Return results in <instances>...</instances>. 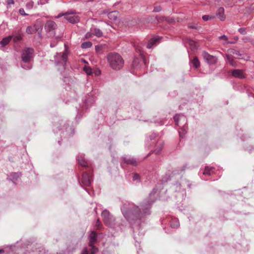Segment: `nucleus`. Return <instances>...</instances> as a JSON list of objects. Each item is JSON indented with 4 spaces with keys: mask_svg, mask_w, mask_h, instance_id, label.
<instances>
[{
    "mask_svg": "<svg viewBox=\"0 0 254 254\" xmlns=\"http://www.w3.org/2000/svg\"><path fill=\"white\" fill-rule=\"evenodd\" d=\"M157 190V188H154L149 194V197L151 200H144L140 206L130 202L125 203L123 204L121 207L122 213L129 223L133 224L136 221L140 220L146 216L150 214L151 206L155 201L154 194Z\"/></svg>",
    "mask_w": 254,
    "mask_h": 254,
    "instance_id": "obj_1",
    "label": "nucleus"
},
{
    "mask_svg": "<svg viewBox=\"0 0 254 254\" xmlns=\"http://www.w3.org/2000/svg\"><path fill=\"white\" fill-rule=\"evenodd\" d=\"M34 50L30 48H26L22 51L21 60L23 64H21L22 68L26 70L30 69L32 64L30 63L33 57Z\"/></svg>",
    "mask_w": 254,
    "mask_h": 254,
    "instance_id": "obj_2",
    "label": "nucleus"
},
{
    "mask_svg": "<svg viewBox=\"0 0 254 254\" xmlns=\"http://www.w3.org/2000/svg\"><path fill=\"white\" fill-rule=\"evenodd\" d=\"M107 60L110 66L114 69H120L124 66V61L123 59L117 53L109 54L108 55Z\"/></svg>",
    "mask_w": 254,
    "mask_h": 254,
    "instance_id": "obj_3",
    "label": "nucleus"
},
{
    "mask_svg": "<svg viewBox=\"0 0 254 254\" xmlns=\"http://www.w3.org/2000/svg\"><path fill=\"white\" fill-rule=\"evenodd\" d=\"M101 215L103 218L104 222L106 226L114 229L119 228L120 230L122 229V227L123 226V224L122 223H116L115 218L110 213L109 211L106 209L104 210Z\"/></svg>",
    "mask_w": 254,
    "mask_h": 254,
    "instance_id": "obj_4",
    "label": "nucleus"
},
{
    "mask_svg": "<svg viewBox=\"0 0 254 254\" xmlns=\"http://www.w3.org/2000/svg\"><path fill=\"white\" fill-rule=\"evenodd\" d=\"M97 234L95 231L91 232L89 236V246L91 248V253L90 254H95L98 250V249L94 245L97 240ZM81 254H88L87 249L86 248L84 249Z\"/></svg>",
    "mask_w": 254,
    "mask_h": 254,
    "instance_id": "obj_5",
    "label": "nucleus"
},
{
    "mask_svg": "<svg viewBox=\"0 0 254 254\" xmlns=\"http://www.w3.org/2000/svg\"><path fill=\"white\" fill-rule=\"evenodd\" d=\"M57 24L52 20H48L44 26L46 32L49 35L50 37H54L56 35L55 30L57 28Z\"/></svg>",
    "mask_w": 254,
    "mask_h": 254,
    "instance_id": "obj_6",
    "label": "nucleus"
},
{
    "mask_svg": "<svg viewBox=\"0 0 254 254\" xmlns=\"http://www.w3.org/2000/svg\"><path fill=\"white\" fill-rule=\"evenodd\" d=\"M56 65L62 64L64 68L67 61V55L65 51L62 54L57 53L54 57Z\"/></svg>",
    "mask_w": 254,
    "mask_h": 254,
    "instance_id": "obj_7",
    "label": "nucleus"
},
{
    "mask_svg": "<svg viewBox=\"0 0 254 254\" xmlns=\"http://www.w3.org/2000/svg\"><path fill=\"white\" fill-rule=\"evenodd\" d=\"M172 189L175 192H178V194L176 197H179L180 199H184L186 195L185 190L182 188L181 184L177 182L172 186Z\"/></svg>",
    "mask_w": 254,
    "mask_h": 254,
    "instance_id": "obj_8",
    "label": "nucleus"
},
{
    "mask_svg": "<svg viewBox=\"0 0 254 254\" xmlns=\"http://www.w3.org/2000/svg\"><path fill=\"white\" fill-rule=\"evenodd\" d=\"M92 181V178L89 173L85 172L82 175L81 181H79L80 185L82 187L89 186Z\"/></svg>",
    "mask_w": 254,
    "mask_h": 254,
    "instance_id": "obj_9",
    "label": "nucleus"
},
{
    "mask_svg": "<svg viewBox=\"0 0 254 254\" xmlns=\"http://www.w3.org/2000/svg\"><path fill=\"white\" fill-rule=\"evenodd\" d=\"M202 56L209 64H214L217 62V58L216 57L210 55L206 52H203Z\"/></svg>",
    "mask_w": 254,
    "mask_h": 254,
    "instance_id": "obj_10",
    "label": "nucleus"
},
{
    "mask_svg": "<svg viewBox=\"0 0 254 254\" xmlns=\"http://www.w3.org/2000/svg\"><path fill=\"white\" fill-rule=\"evenodd\" d=\"M123 162H121V166L123 167L124 165L126 164H130L133 166H136L137 165V162L136 159L133 157H130L127 156H124L122 158Z\"/></svg>",
    "mask_w": 254,
    "mask_h": 254,
    "instance_id": "obj_11",
    "label": "nucleus"
},
{
    "mask_svg": "<svg viewBox=\"0 0 254 254\" xmlns=\"http://www.w3.org/2000/svg\"><path fill=\"white\" fill-rule=\"evenodd\" d=\"M76 14H66L65 19L69 22L72 24L78 23L80 21V17Z\"/></svg>",
    "mask_w": 254,
    "mask_h": 254,
    "instance_id": "obj_12",
    "label": "nucleus"
},
{
    "mask_svg": "<svg viewBox=\"0 0 254 254\" xmlns=\"http://www.w3.org/2000/svg\"><path fill=\"white\" fill-rule=\"evenodd\" d=\"M232 75L235 77L240 79H244L246 78V76L243 73V70L242 69H234L231 71Z\"/></svg>",
    "mask_w": 254,
    "mask_h": 254,
    "instance_id": "obj_13",
    "label": "nucleus"
},
{
    "mask_svg": "<svg viewBox=\"0 0 254 254\" xmlns=\"http://www.w3.org/2000/svg\"><path fill=\"white\" fill-rule=\"evenodd\" d=\"M216 14L221 21H224L226 18V16L224 14V8L222 7L218 8Z\"/></svg>",
    "mask_w": 254,
    "mask_h": 254,
    "instance_id": "obj_14",
    "label": "nucleus"
},
{
    "mask_svg": "<svg viewBox=\"0 0 254 254\" xmlns=\"http://www.w3.org/2000/svg\"><path fill=\"white\" fill-rule=\"evenodd\" d=\"M60 127L58 126V124L56 125L55 126L57 127V128H59V130H65V131H68V129L69 130H71V128L69 127V125L67 124H66L64 121H61V123H60Z\"/></svg>",
    "mask_w": 254,
    "mask_h": 254,
    "instance_id": "obj_15",
    "label": "nucleus"
},
{
    "mask_svg": "<svg viewBox=\"0 0 254 254\" xmlns=\"http://www.w3.org/2000/svg\"><path fill=\"white\" fill-rule=\"evenodd\" d=\"M84 155L79 154L77 156L76 160H77L78 164H80L81 166H82L83 167H87V163L84 160Z\"/></svg>",
    "mask_w": 254,
    "mask_h": 254,
    "instance_id": "obj_16",
    "label": "nucleus"
},
{
    "mask_svg": "<svg viewBox=\"0 0 254 254\" xmlns=\"http://www.w3.org/2000/svg\"><path fill=\"white\" fill-rule=\"evenodd\" d=\"M226 62L229 63V64L233 67H237L238 65L237 63L235 62L233 57L230 55H227L226 57Z\"/></svg>",
    "mask_w": 254,
    "mask_h": 254,
    "instance_id": "obj_17",
    "label": "nucleus"
},
{
    "mask_svg": "<svg viewBox=\"0 0 254 254\" xmlns=\"http://www.w3.org/2000/svg\"><path fill=\"white\" fill-rule=\"evenodd\" d=\"M161 37H153L152 39H151L147 45V48L148 49H151L152 48L153 46L161 39Z\"/></svg>",
    "mask_w": 254,
    "mask_h": 254,
    "instance_id": "obj_18",
    "label": "nucleus"
},
{
    "mask_svg": "<svg viewBox=\"0 0 254 254\" xmlns=\"http://www.w3.org/2000/svg\"><path fill=\"white\" fill-rule=\"evenodd\" d=\"M174 119L176 125L177 126L179 125L180 121L185 122L186 121L185 117L183 115H176L174 117Z\"/></svg>",
    "mask_w": 254,
    "mask_h": 254,
    "instance_id": "obj_19",
    "label": "nucleus"
},
{
    "mask_svg": "<svg viewBox=\"0 0 254 254\" xmlns=\"http://www.w3.org/2000/svg\"><path fill=\"white\" fill-rule=\"evenodd\" d=\"M77 12H76V11L74 9H69L67 11H66V12H61L57 16H55L54 18L57 19V18H59L60 17H61L62 16H64V18H65V17L66 16V14H76Z\"/></svg>",
    "mask_w": 254,
    "mask_h": 254,
    "instance_id": "obj_20",
    "label": "nucleus"
},
{
    "mask_svg": "<svg viewBox=\"0 0 254 254\" xmlns=\"http://www.w3.org/2000/svg\"><path fill=\"white\" fill-rule=\"evenodd\" d=\"M214 167H209L208 166H206L205 167L204 170L203 172V174L204 175L210 176L211 174L214 173Z\"/></svg>",
    "mask_w": 254,
    "mask_h": 254,
    "instance_id": "obj_21",
    "label": "nucleus"
},
{
    "mask_svg": "<svg viewBox=\"0 0 254 254\" xmlns=\"http://www.w3.org/2000/svg\"><path fill=\"white\" fill-rule=\"evenodd\" d=\"M12 37L13 36H9L3 38L0 42V44L1 45L2 47H4L7 45L11 41Z\"/></svg>",
    "mask_w": 254,
    "mask_h": 254,
    "instance_id": "obj_22",
    "label": "nucleus"
},
{
    "mask_svg": "<svg viewBox=\"0 0 254 254\" xmlns=\"http://www.w3.org/2000/svg\"><path fill=\"white\" fill-rule=\"evenodd\" d=\"M163 143L161 140H159L157 141V144L155 146V149L154 152L156 154H158L161 150L163 147Z\"/></svg>",
    "mask_w": 254,
    "mask_h": 254,
    "instance_id": "obj_23",
    "label": "nucleus"
},
{
    "mask_svg": "<svg viewBox=\"0 0 254 254\" xmlns=\"http://www.w3.org/2000/svg\"><path fill=\"white\" fill-rule=\"evenodd\" d=\"M171 226L174 228H177L180 226L179 220L177 218L172 219L170 222Z\"/></svg>",
    "mask_w": 254,
    "mask_h": 254,
    "instance_id": "obj_24",
    "label": "nucleus"
},
{
    "mask_svg": "<svg viewBox=\"0 0 254 254\" xmlns=\"http://www.w3.org/2000/svg\"><path fill=\"white\" fill-rule=\"evenodd\" d=\"M21 174L20 172L12 173L10 175L11 177L10 180L13 182H15L21 176Z\"/></svg>",
    "mask_w": 254,
    "mask_h": 254,
    "instance_id": "obj_25",
    "label": "nucleus"
},
{
    "mask_svg": "<svg viewBox=\"0 0 254 254\" xmlns=\"http://www.w3.org/2000/svg\"><path fill=\"white\" fill-rule=\"evenodd\" d=\"M188 43L190 47L191 50H195L197 49L195 41L189 39L188 40Z\"/></svg>",
    "mask_w": 254,
    "mask_h": 254,
    "instance_id": "obj_26",
    "label": "nucleus"
},
{
    "mask_svg": "<svg viewBox=\"0 0 254 254\" xmlns=\"http://www.w3.org/2000/svg\"><path fill=\"white\" fill-rule=\"evenodd\" d=\"M191 63L193 66L196 68H198L200 65V63L198 61V59L196 57H194L192 60Z\"/></svg>",
    "mask_w": 254,
    "mask_h": 254,
    "instance_id": "obj_27",
    "label": "nucleus"
},
{
    "mask_svg": "<svg viewBox=\"0 0 254 254\" xmlns=\"http://www.w3.org/2000/svg\"><path fill=\"white\" fill-rule=\"evenodd\" d=\"M202 19L205 21L213 20L216 18L215 15H204L202 17Z\"/></svg>",
    "mask_w": 254,
    "mask_h": 254,
    "instance_id": "obj_28",
    "label": "nucleus"
},
{
    "mask_svg": "<svg viewBox=\"0 0 254 254\" xmlns=\"http://www.w3.org/2000/svg\"><path fill=\"white\" fill-rule=\"evenodd\" d=\"M32 253V254H48L44 249L41 248H39L38 250L33 251Z\"/></svg>",
    "mask_w": 254,
    "mask_h": 254,
    "instance_id": "obj_29",
    "label": "nucleus"
},
{
    "mask_svg": "<svg viewBox=\"0 0 254 254\" xmlns=\"http://www.w3.org/2000/svg\"><path fill=\"white\" fill-rule=\"evenodd\" d=\"M92 45V44L91 42L87 41L83 42L81 44V47L83 49H86L90 48Z\"/></svg>",
    "mask_w": 254,
    "mask_h": 254,
    "instance_id": "obj_30",
    "label": "nucleus"
},
{
    "mask_svg": "<svg viewBox=\"0 0 254 254\" xmlns=\"http://www.w3.org/2000/svg\"><path fill=\"white\" fill-rule=\"evenodd\" d=\"M94 33L95 35L98 37H100L103 35L102 31L100 29L97 28L94 29Z\"/></svg>",
    "mask_w": 254,
    "mask_h": 254,
    "instance_id": "obj_31",
    "label": "nucleus"
},
{
    "mask_svg": "<svg viewBox=\"0 0 254 254\" xmlns=\"http://www.w3.org/2000/svg\"><path fill=\"white\" fill-rule=\"evenodd\" d=\"M115 11H112L109 13L108 14V18L113 20H116L117 19V15H115Z\"/></svg>",
    "mask_w": 254,
    "mask_h": 254,
    "instance_id": "obj_32",
    "label": "nucleus"
},
{
    "mask_svg": "<svg viewBox=\"0 0 254 254\" xmlns=\"http://www.w3.org/2000/svg\"><path fill=\"white\" fill-rule=\"evenodd\" d=\"M13 38V41L14 42H18L21 40L22 37L21 34H18L12 37Z\"/></svg>",
    "mask_w": 254,
    "mask_h": 254,
    "instance_id": "obj_33",
    "label": "nucleus"
},
{
    "mask_svg": "<svg viewBox=\"0 0 254 254\" xmlns=\"http://www.w3.org/2000/svg\"><path fill=\"white\" fill-rule=\"evenodd\" d=\"M34 2L32 0L28 1L26 2V7L28 9H31L33 7Z\"/></svg>",
    "mask_w": 254,
    "mask_h": 254,
    "instance_id": "obj_34",
    "label": "nucleus"
},
{
    "mask_svg": "<svg viewBox=\"0 0 254 254\" xmlns=\"http://www.w3.org/2000/svg\"><path fill=\"white\" fill-rule=\"evenodd\" d=\"M26 32L29 34H32L34 33H35L33 27L31 26H29L27 27L26 29Z\"/></svg>",
    "mask_w": 254,
    "mask_h": 254,
    "instance_id": "obj_35",
    "label": "nucleus"
},
{
    "mask_svg": "<svg viewBox=\"0 0 254 254\" xmlns=\"http://www.w3.org/2000/svg\"><path fill=\"white\" fill-rule=\"evenodd\" d=\"M156 19L158 22H163L165 21L166 17L164 16H156Z\"/></svg>",
    "mask_w": 254,
    "mask_h": 254,
    "instance_id": "obj_36",
    "label": "nucleus"
},
{
    "mask_svg": "<svg viewBox=\"0 0 254 254\" xmlns=\"http://www.w3.org/2000/svg\"><path fill=\"white\" fill-rule=\"evenodd\" d=\"M84 70L88 75H90L92 73V69L88 66H85L84 67Z\"/></svg>",
    "mask_w": 254,
    "mask_h": 254,
    "instance_id": "obj_37",
    "label": "nucleus"
},
{
    "mask_svg": "<svg viewBox=\"0 0 254 254\" xmlns=\"http://www.w3.org/2000/svg\"><path fill=\"white\" fill-rule=\"evenodd\" d=\"M133 181H136L137 182H140V176L136 173L133 174L132 176Z\"/></svg>",
    "mask_w": 254,
    "mask_h": 254,
    "instance_id": "obj_38",
    "label": "nucleus"
},
{
    "mask_svg": "<svg viewBox=\"0 0 254 254\" xmlns=\"http://www.w3.org/2000/svg\"><path fill=\"white\" fill-rule=\"evenodd\" d=\"M232 53L233 54L237 56V58L241 59V58H240V57L242 56V54H240V52H239L238 51L236 50H232Z\"/></svg>",
    "mask_w": 254,
    "mask_h": 254,
    "instance_id": "obj_39",
    "label": "nucleus"
},
{
    "mask_svg": "<svg viewBox=\"0 0 254 254\" xmlns=\"http://www.w3.org/2000/svg\"><path fill=\"white\" fill-rule=\"evenodd\" d=\"M95 226L97 228V229H100L102 227L101 222L100 221V220L99 219H98L97 220Z\"/></svg>",
    "mask_w": 254,
    "mask_h": 254,
    "instance_id": "obj_40",
    "label": "nucleus"
},
{
    "mask_svg": "<svg viewBox=\"0 0 254 254\" xmlns=\"http://www.w3.org/2000/svg\"><path fill=\"white\" fill-rule=\"evenodd\" d=\"M35 32H36L37 31H39V30L40 29V31L42 30V27L41 26H39L37 24H35L34 26L33 27Z\"/></svg>",
    "mask_w": 254,
    "mask_h": 254,
    "instance_id": "obj_41",
    "label": "nucleus"
},
{
    "mask_svg": "<svg viewBox=\"0 0 254 254\" xmlns=\"http://www.w3.org/2000/svg\"><path fill=\"white\" fill-rule=\"evenodd\" d=\"M238 31L242 35L247 34L246 28H240L238 29Z\"/></svg>",
    "mask_w": 254,
    "mask_h": 254,
    "instance_id": "obj_42",
    "label": "nucleus"
},
{
    "mask_svg": "<svg viewBox=\"0 0 254 254\" xmlns=\"http://www.w3.org/2000/svg\"><path fill=\"white\" fill-rule=\"evenodd\" d=\"M165 21L170 23H172L175 22L174 19L171 17H166Z\"/></svg>",
    "mask_w": 254,
    "mask_h": 254,
    "instance_id": "obj_43",
    "label": "nucleus"
},
{
    "mask_svg": "<svg viewBox=\"0 0 254 254\" xmlns=\"http://www.w3.org/2000/svg\"><path fill=\"white\" fill-rule=\"evenodd\" d=\"M138 63V60L137 58L134 59L132 62V67L133 68H135V67L137 65Z\"/></svg>",
    "mask_w": 254,
    "mask_h": 254,
    "instance_id": "obj_44",
    "label": "nucleus"
},
{
    "mask_svg": "<svg viewBox=\"0 0 254 254\" xmlns=\"http://www.w3.org/2000/svg\"><path fill=\"white\" fill-rule=\"evenodd\" d=\"M19 13L21 15H24V16L28 15V14H27L25 12L24 9L22 8H21L19 9Z\"/></svg>",
    "mask_w": 254,
    "mask_h": 254,
    "instance_id": "obj_45",
    "label": "nucleus"
},
{
    "mask_svg": "<svg viewBox=\"0 0 254 254\" xmlns=\"http://www.w3.org/2000/svg\"><path fill=\"white\" fill-rule=\"evenodd\" d=\"M161 9H162V8L161 6H155L154 8L153 12H160L161 10Z\"/></svg>",
    "mask_w": 254,
    "mask_h": 254,
    "instance_id": "obj_46",
    "label": "nucleus"
},
{
    "mask_svg": "<svg viewBox=\"0 0 254 254\" xmlns=\"http://www.w3.org/2000/svg\"><path fill=\"white\" fill-rule=\"evenodd\" d=\"M6 2L7 5V7L9 8V5L10 4H13L14 3V0H7Z\"/></svg>",
    "mask_w": 254,
    "mask_h": 254,
    "instance_id": "obj_47",
    "label": "nucleus"
},
{
    "mask_svg": "<svg viewBox=\"0 0 254 254\" xmlns=\"http://www.w3.org/2000/svg\"><path fill=\"white\" fill-rule=\"evenodd\" d=\"M57 44V41L55 40V41H53L51 43L50 47L51 48H54V47H55L56 46Z\"/></svg>",
    "mask_w": 254,
    "mask_h": 254,
    "instance_id": "obj_48",
    "label": "nucleus"
},
{
    "mask_svg": "<svg viewBox=\"0 0 254 254\" xmlns=\"http://www.w3.org/2000/svg\"><path fill=\"white\" fill-rule=\"evenodd\" d=\"M156 137H157L156 134L154 132H153L150 136V139L151 140L155 139L156 138Z\"/></svg>",
    "mask_w": 254,
    "mask_h": 254,
    "instance_id": "obj_49",
    "label": "nucleus"
},
{
    "mask_svg": "<svg viewBox=\"0 0 254 254\" xmlns=\"http://www.w3.org/2000/svg\"><path fill=\"white\" fill-rule=\"evenodd\" d=\"M219 38L220 39H223V40H224L225 41H227L228 40V38L227 37V36L225 35H222L221 36L219 37Z\"/></svg>",
    "mask_w": 254,
    "mask_h": 254,
    "instance_id": "obj_50",
    "label": "nucleus"
},
{
    "mask_svg": "<svg viewBox=\"0 0 254 254\" xmlns=\"http://www.w3.org/2000/svg\"><path fill=\"white\" fill-rule=\"evenodd\" d=\"M189 27L190 28H191V29H196L197 28V26L195 25H190L189 26Z\"/></svg>",
    "mask_w": 254,
    "mask_h": 254,
    "instance_id": "obj_51",
    "label": "nucleus"
},
{
    "mask_svg": "<svg viewBox=\"0 0 254 254\" xmlns=\"http://www.w3.org/2000/svg\"><path fill=\"white\" fill-rule=\"evenodd\" d=\"M5 252V251L3 249H0V254H3Z\"/></svg>",
    "mask_w": 254,
    "mask_h": 254,
    "instance_id": "obj_52",
    "label": "nucleus"
},
{
    "mask_svg": "<svg viewBox=\"0 0 254 254\" xmlns=\"http://www.w3.org/2000/svg\"><path fill=\"white\" fill-rule=\"evenodd\" d=\"M90 33H87L86 35V37H89L90 36Z\"/></svg>",
    "mask_w": 254,
    "mask_h": 254,
    "instance_id": "obj_53",
    "label": "nucleus"
},
{
    "mask_svg": "<svg viewBox=\"0 0 254 254\" xmlns=\"http://www.w3.org/2000/svg\"><path fill=\"white\" fill-rule=\"evenodd\" d=\"M227 43H228V44H233V42L230 41V42H227Z\"/></svg>",
    "mask_w": 254,
    "mask_h": 254,
    "instance_id": "obj_54",
    "label": "nucleus"
},
{
    "mask_svg": "<svg viewBox=\"0 0 254 254\" xmlns=\"http://www.w3.org/2000/svg\"><path fill=\"white\" fill-rule=\"evenodd\" d=\"M185 167L184 166V167H183V168L182 169V171H184V170H185Z\"/></svg>",
    "mask_w": 254,
    "mask_h": 254,
    "instance_id": "obj_55",
    "label": "nucleus"
},
{
    "mask_svg": "<svg viewBox=\"0 0 254 254\" xmlns=\"http://www.w3.org/2000/svg\"><path fill=\"white\" fill-rule=\"evenodd\" d=\"M188 186L189 188H190V184H188Z\"/></svg>",
    "mask_w": 254,
    "mask_h": 254,
    "instance_id": "obj_56",
    "label": "nucleus"
},
{
    "mask_svg": "<svg viewBox=\"0 0 254 254\" xmlns=\"http://www.w3.org/2000/svg\"><path fill=\"white\" fill-rule=\"evenodd\" d=\"M96 209H97V208H95V209H94L95 211H96Z\"/></svg>",
    "mask_w": 254,
    "mask_h": 254,
    "instance_id": "obj_57",
    "label": "nucleus"
}]
</instances>
